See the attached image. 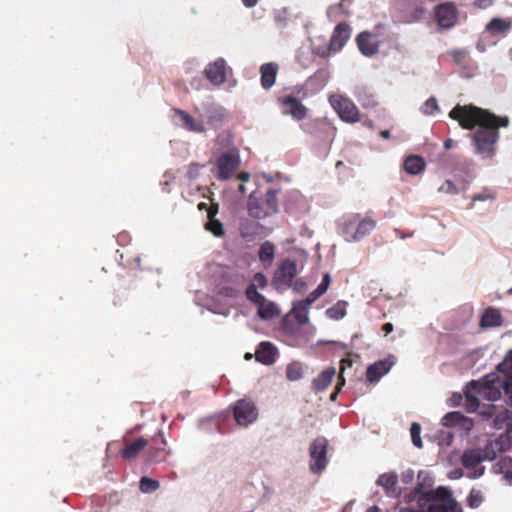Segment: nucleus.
I'll return each mask as SVG.
<instances>
[{"label":"nucleus","mask_w":512,"mask_h":512,"mask_svg":"<svg viewBox=\"0 0 512 512\" xmlns=\"http://www.w3.org/2000/svg\"><path fill=\"white\" fill-rule=\"evenodd\" d=\"M449 117L459 122L463 129L472 130L478 127L472 135L477 153L492 156L495 145L499 140V128L509 125L507 116L499 117L489 110L474 105H456Z\"/></svg>","instance_id":"f257e3e1"},{"label":"nucleus","mask_w":512,"mask_h":512,"mask_svg":"<svg viewBox=\"0 0 512 512\" xmlns=\"http://www.w3.org/2000/svg\"><path fill=\"white\" fill-rule=\"evenodd\" d=\"M289 92L277 97L281 111L284 115L291 116L294 120L301 121L307 116L308 109L302 103L306 91L302 86L288 89Z\"/></svg>","instance_id":"f03ea898"},{"label":"nucleus","mask_w":512,"mask_h":512,"mask_svg":"<svg viewBox=\"0 0 512 512\" xmlns=\"http://www.w3.org/2000/svg\"><path fill=\"white\" fill-rule=\"evenodd\" d=\"M279 211L277 191L269 189L263 199L259 200L251 195L248 200V214L254 219H264Z\"/></svg>","instance_id":"7ed1b4c3"},{"label":"nucleus","mask_w":512,"mask_h":512,"mask_svg":"<svg viewBox=\"0 0 512 512\" xmlns=\"http://www.w3.org/2000/svg\"><path fill=\"white\" fill-rule=\"evenodd\" d=\"M328 440L319 436L309 446V469L314 474L322 473L328 465L327 458Z\"/></svg>","instance_id":"20e7f679"},{"label":"nucleus","mask_w":512,"mask_h":512,"mask_svg":"<svg viewBox=\"0 0 512 512\" xmlns=\"http://www.w3.org/2000/svg\"><path fill=\"white\" fill-rule=\"evenodd\" d=\"M240 155L236 147L228 149L215 160L217 178L221 181L230 179L240 166Z\"/></svg>","instance_id":"39448f33"},{"label":"nucleus","mask_w":512,"mask_h":512,"mask_svg":"<svg viewBox=\"0 0 512 512\" xmlns=\"http://www.w3.org/2000/svg\"><path fill=\"white\" fill-rule=\"evenodd\" d=\"M258 415V408L251 399H239L233 406V416L239 426H249L257 420Z\"/></svg>","instance_id":"423d86ee"},{"label":"nucleus","mask_w":512,"mask_h":512,"mask_svg":"<svg viewBox=\"0 0 512 512\" xmlns=\"http://www.w3.org/2000/svg\"><path fill=\"white\" fill-rule=\"evenodd\" d=\"M486 459L485 454L477 449L466 450L461 457V464L468 470L467 477L476 479L484 474L485 468L481 463Z\"/></svg>","instance_id":"0eeeda50"},{"label":"nucleus","mask_w":512,"mask_h":512,"mask_svg":"<svg viewBox=\"0 0 512 512\" xmlns=\"http://www.w3.org/2000/svg\"><path fill=\"white\" fill-rule=\"evenodd\" d=\"M330 102L342 120L350 123L359 121V110L349 98L341 95L332 96Z\"/></svg>","instance_id":"6e6552de"},{"label":"nucleus","mask_w":512,"mask_h":512,"mask_svg":"<svg viewBox=\"0 0 512 512\" xmlns=\"http://www.w3.org/2000/svg\"><path fill=\"white\" fill-rule=\"evenodd\" d=\"M298 271L295 261L285 259L281 262L273 277V284L277 287H289Z\"/></svg>","instance_id":"1a4fd4ad"},{"label":"nucleus","mask_w":512,"mask_h":512,"mask_svg":"<svg viewBox=\"0 0 512 512\" xmlns=\"http://www.w3.org/2000/svg\"><path fill=\"white\" fill-rule=\"evenodd\" d=\"M356 44L361 52L366 57L376 55L380 48V41L378 35L370 31H363L356 37Z\"/></svg>","instance_id":"9d476101"},{"label":"nucleus","mask_w":512,"mask_h":512,"mask_svg":"<svg viewBox=\"0 0 512 512\" xmlns=\"http://www.w3.org/2000/svg\"><path fill=\"white\" fill-rule=\"evenodd\" d=\"M395 364V357L390 355L385 359L376 361L368 366L366 370V380L369 383H376L386 375Z\"/></svg>","instance_id":"9b49d317"},{"label":"nucleus","mask_w":512,"mask_h":512,"mask_svg":"<svg viewBox=\"0 0 512 512\" xmlns=\"http://www.w3.org/2000/svg\"><path fill=\"white\" fill-rule=\"evenodd\" d=\"M355 221L350 220L348 223L345 224V230L344 233L346 235L347 240H355L358 241L368 234L375 228L376 222L366 217L363 220H361L356 227L355 232L350 231V229L355 225Z\"/></svg>","instance_id":"f8f14e48"},{"label":"nucleus","mask_w":512,"mask_h":512,"mask_svg":"<svg viewBox=\"0 0 512 512\" xmlns=\"http://www.w3.org/2000/svg\"><path fill=\"white\" fill-rule=\"evenodd\" d=\"M435 16L439 26L451 28L457 22V9L451 2L442 3L436 6Z\"/></svg>","instance_id":"ddd939ff"},{"label":"nucleus","mask_w":512,"mask_h":512,"mask_svg":"<svg viewBox=\"0 0 512 512\" xmlns=\"http://www.w3.org/2000/svg\"><path fill=\"white\" fill-rule=\"evenodd\" d=\"M205 77L215 86H220L226 82V61L218 58L209 63L204 70Z\"/></svg>","instance_id":"4468645a"},{"label":"nucleus","mask_w":512,"mask_h":512,"mask_svg":"<svg viewBox=\"0 0 512 512\" xmlns=\"http://www.w3.org/2000/svg\"><path fill=\"white\" fill-rule=\"evenodd\" d=\"M351 36V27L346 22L338 23L332 33L330 44L333 53L339 52Z\"/></svg>","instance_id":"2eb2a0df"},{"label":"nucleus","mask_w":512,"mask_h":512,"mask_svg":"<svg viewBox=\"0 0 512 512\" xmlns=\"http://www.w3.org/2000/svg\"><path fill=\"white\" fill-rule=\"evenodd\" d=\"M123 448L120 455L125 460H133L147 447L148 440L144 437H139L135 440H123Z\"/></svg>","instance_id":"dca6fc26"},{"label":"nucleus","mask_w":512,"mask_h":512,"mask_svg":"<svg viewBox=\"0 0 512 512\" xmlns=\"http://www.w3.org/2000/svg\"><path fill=\"white\" fill-rule=\"evenodd\" d=\"M503 380L493 382L491 384H480L472 381L471 386L477 389L478 394L482 399L489 401H496L501 398V389H503Z\"/></svg>","instance_id":"f3484780"},{"label":"nucleus","mask_w":512,"mask_h":512,"mask_svg":"<svg viewBox=\"0 0 512 512\" xmlns=\"http://www.w3.org/2000/svg\"><path fill=\"white\" fill-rule=\"evenodd\" d=\"M398 475L396 472H387L381 474L376 484L381 486L388 497L397 498L400 496V490L397 488Z\"/></svg>","instance_id":"a211bd4d"},{"label":"nucleus","mask_w":512,"mask_h":512,"mask_svg":"<svg viewBox=\"0 0 512 512\" xmlns=\"http://www.w3.org/2000/svg\"><path fill=\"white\" fill-rule=\"evenodd\" d=\"M276 355V347L267 341L261 342L255 351V359L264 365L273 364L275 362Z\"/></svg>","instance_id":"6ab92c4d"},{"label":"nucleus","mask_w":512,"mask_h":512,"mask_svg":"<svg viewBox=\"0 0 512 512\" xmlns=\"http://www.w3.org/2000/svg\"><path fill=\"white\" fill-rule=\"evenodd\" d=\"M279 65L275 62H269L261 65L260 67V81L261 86L268 90L270 89L276 82V77L278 74Z\"/></svg>","instance_id":"aec40b11"},{"label":"nucleus","mask_w":512,"mask_h":512,"mask_svg":"<svg viewBox=\"0 0 512 512\" xmlns=\"http://www.w3.org/2000/svg\"><path fill=\"white\" fill-rule=\"evenodd\" d=\"M503 324V318L500 311L496 308H487L480 320L481 328H494Z\"/></svg>","instance_id":"412c9836"},{"label":"nucleus","mask_w":512,"mask_h":512,"mask_svg":"<svg viewBox=\"0 0 512 512\" xmlns=\"http://www.w3.org/2000/svg\"><path fill=\"white\" fill-rule=\"evenodd\" d=\"M402 166L406 173L419 175L425 170L426 163L424 158L419 155H409L405 158Z\"/></svg>","instance_id":"4be33fe9"},{"label":"nucleus","mask_w":512,"mask_h":512,"mask_svg":"<svg viewBox=\"0 0 512 512\" xmlns=\"http://www.w3.org/2000/svg\"><path fill=\"white\" fill-rule=\"evenodd\" d=\"M335 374V368L330 367L325 369L316 378L313 379L312 389L317 393L324 391L331 384Z\"/></svg>","instance_id":"5701e85b"},{"label":"nucleus","mask_w":512,"mask_h":512,"mask_svg":"<svg viewBox=\"0 0 512 512\" xmlns=\"http://www.w3.org/2000/svg\"><path fill=\"white\" fill-rule=\"evenodd\" d=\"M175 113L179 116L182 125L185 129L195 133H202L205 131V128L202 123L197 122L191 115L187 112L176 109Z\"/></svg>","instance_id":"b1692460"},{"label":"nucleus","mask_w":512,"mask_h":512,"mask_svg":"<svg viewBox=\"0 0 512 512\" xmlns=\"http://www.w3.org/2000/svg\"><path fill=\"white\" fill-rule=\"evenodd\" d=\"M426 501H441L442 503L453 505L451 492L446 487L442 486L437 489H431Z\"/></svg>","instance_id":"393cba45"},{"label":"nucleus","mask_w":512,"mask_h":512,"mask_svg":"<svg viewBox=\"0 0 512 512\" xmlns=\"http://www.w3.org/2000/svg\"><path fill=\"white\" fill-rule=\"evenodd\" d=\"M259 260L265 265L270 266L275 256V246L269 241L261 244L258 252Z\"/></svg>","instance_id":"a878e982"},{"label":"nucleus","mask_w":512,"mask_h":512,"mask_svg":"<svg viewBox=\"0 0 512 512\" xmlns=\"http://www.w3.org/2000/svg\"><path fill=\"white\" fill-rule=\"evenodd\" d=\"M511 28V22L501 18H493L487 25L486 30L491 34L497 35L508 31Z\"/></svg>","instance_id":"bb28decb"},{"label":"nucleus","mask_w":512,"mask_h":512,"mask_svg":"<svg viewBox=\"0 0 512 512\" xmlns=\"http://www.w3.org/2000/svg\"><path fill=\"white\" fill-rule=\"evenodd\" d=\"M230 277L235 287H223L222 294L227 297H234L239 293V288L245 283L246 280L244 276L238 272H234L230 275Z\"/></svg>","instance_id":"cd10ccee"},{"label":"nucleus","mask_w":512,"mask_h":512,"mask_svg":"<svg viewBox=\"0 0 512 512\" xmlns=\"http://www.w3.org/2000/svg\"><path fill=\"white\" fill-rule=\"evenodd\" d=\"M465 397H466L467 407L470 412L478 409V407L480 405L481 396L478 394L477 389H475L471 386V382L466 387Z\"/></svg>","instance_id":"c85d7f7f"},{"label":"nucleus","mask_w":512,"mask_h":512,"mask_svg":"<svg viewBox=\"0 0 512 512\" xmlns=\"http://www.w3.org/2000/svg\"><path fill=\"white\" fill-rule=\"evenodd\" d=\"M258 315L262 319H270L278 314V309L273 302H268L266 298L263 301V304H259L257 306Z\"/></svg>","instance_id":"c756f323"},{"label":"nucleus","mask_w":512,"mask_h":512,"mask_svg":"<svg viewBox=\"0 0 512 512\" xmlns=\"http://www.w3.org/2000/svg\"><path fill=\"white\" fill-rule=\"evenodd\" d=\"M165 447L166 446H162V445H161V447H153L150 444L147 445L148 461L154 462V463H159V462L164 461L166 459V455H167Z\"/></svg>","instance_id":"7c9ffc66"},{"label":"nucleus","mask_w":512,"mask_h":512,"mask_svg":"<svg viewBox=\"0 0 512 512\" xmlns=\"http://www.w3.org/2000/svg\"><path fill=\"white\" fill-rule=\"evenodd\" d=\"M308 311H309V309H307L306 307H304L303 305H301L298 302L294 303V305H293V309H292L293 315H294L296 321L300 325H305L309 322Z\"/></svg>","instance_id":"2f4dec72"},{"label":"nucleus","mask_w":512,"mask_h":512,"mask_svg":"<svg viewBox=\"0 0 512 512\" xmlns=\"http://www.w3.org/2000/svg\"><path fill=\"white\" fill-rule=\"evenodd\" d=\"M205 229L216 237H223L225 235L223 224L216 218H208V221L205 223Z\"/></svg>","instance_id":"473e14b6"},{"label":"nucleus","mask_w":512,"mask_h":512,"mask_svg":"<svg viewBox=\"0 0 512 512\" xmlns=\"http://www.w3.org/2000/svg\"><path fill=\"white\" fill-rule=\"evenodd\" d=\"M512 469V458L501 457L493 466V471L499 474H507Z\"/></svg>","instance_id":"72a5a7b5"},{"label":"nucleus","mask_w":512,"mask_h":512,"mask_svg":"<svg viewBox=\"0 0 512 512\" xmlns=\"http://www.w3.org/2000/svg\"><path fill=\"white\" fill-rule=\"evenodd\" d=\"M303 376V370L300 363H291L286 368V378L289 381H297Z\"/></svg>","instance_id":"f704fd0d"},{"label":"nucleus","mask_w":512,"mask_h":512,"mask_svg":"<svg viewBox=\"0 0 512 512\" xmlns=\"http://www.w3.org/2000/svg\"><path fill=\"white\" fill-rule=\"evenodd\" d=\"M245 294L247 299L256 306L263 304L265 299L264 295L258 292L257 288H255V285H248Z\"/></svg>","instance_id":"c9c22d12"},{"label":"nucleus","mask_w":512,"mask_h":512,"mask_svg":"<svg viewBox=\"0 0 512 512\" xmlns=\"http://www.w3.org/2000/svg\"><path fill=\"white\" fill-rule=\"evenodd\" d=\"M484 500L483 494L480 490L472 488L468 497L467 505L471 508H478Z\"/></svg>","instance_id":"e433bc0d"},{"label":"nucleus","mask_w":512,"mask_h":512,"mask_svg":"<svg viewBox=\"0 0 512 512\" xmlns=\"http://www.w3.org/2000/svg\"><path fill=\"white\" fill-rule=\"evenodd\" d=\"M160 484L157 480L151 479L149 477H142L140 480V489L144 493H151L156 491L159 488Z\"/></svg>","instance_id":"4c0bfd02"},{"label":"nucleus","mask_w":512,"mask_h":512,"mask_svg":"<svg viewBox=\"0 0 512 512\" xmlns=\"http://www.w3.org/2000/svg\"><path fill=\"white\" fill-rule=\"evenodd\" d=\"M327 315L334 319L339 320L342 319L346 315V309L344 303H337L333 307H330L326 311Z\"/></svg>","instance_id":"58836bf2"},{"label":"nucleus","mask_w":512,"mask_h":512,"mask_svg":"<svg viewBox=\"0 0 512 512\" xmlns=\"http://www.w3.org/2000/svg\"><path fill=\"white\" fill-rule=\"evenodd\" d=\"M431 485V479L426 477L423 481H418L415 487V493L426 500L428 497V493L431 490Z\"/></svg>","instance_id":"ea45409f"},{"label":"nucleus","mask_w":512,"mask_h":512,"mask_svg":"<svg viewBox=\"0 0 512 512\" xmlns=\"http://www.w3.org/2000/svg\"><path fill=\"white\" fill-rule=\"evenodd\" d=\"M497 369L506 376L512 377V350H510L504 360L498 364Z\"/></svg>","instance_id":"a19ab883"},{"label":"nucleus","mask_w":512,"mask_h":512,"mask_svg":"<svg viewBox=\"0 0 512 512\" xmlns=\"http://www.w3.org/2000/svg\"><path fill=\"white\" fill-rule=\"evenodd\" d=\"M330 78V72L328 67L319 68L312 76L311 81H314L320 85H325Z\"/></svg>","instance_id":"79ce46f5"},{"label":"nucleus","mask_w":512,"mask_h":512,"mask_svg":"<svg viewBox=\"0 0 512 512\" xmlns=\"http://www.w3.org/2000/svg\"><path fill=\"white\" fill-rule=\"evenodd\" d=\"M463 418L464 416L460 412H449L443 417L442 423L445 426H454L459 424L463 420Z\"/></svg>","instance_id":"37998d69"},{"label":"nucleus","mask_w":512,"mask_h":512,"mask_svg":"<svg viewBox=\"0 0 512 512\" xmlns=\"http://www.w3.org/2000/svg\"><path fill=\"white\" fill-rule=\"evenodd\" d=\"M420 432H421L420 424L413 422L411 425V428H410V434H411V439H412L413 444L418 448L422 447V440L420 437Z\"/></svg>","instance_id":"c03bdc74"},{"label":"nucleus","mask_w":512,"mask_h":512,"mask_svg":"<svg viewBox=\"0 0 512 512\" xmlns=\"http://www.w3.org/2000/svg\"><path fill=\"white\" fill-rule=\"evenodd\" d=\"M427 512H448L452 507L451 504L442 503L441 501H428Z\"/></svg>","instance_id":"a18cd8bd"},{"label":"nucleus","mask_w":512,"mask_h":512,"mask_svg":"<svg viewBox=\"0 0 512 512\" xmlns=\"http://www.w3.org/2000/svg\"><path fill=\"white\" fill-rule=\"evenodd\" d=\"M216 143L220 145L222 148H227V150L233 148L232 135L227 132L220 133L216 138Z\"/></svg>","instance_id":"49530a36"},{"label":"nucleus","mask_w":512,"mask_h":512,"mask_svg":"<svg viewBox=\"0 0 512 512\" xmlns=\"http://www.w3.org/2000/svg\"><path fill=\"white\" fill-rule=\"evenodd\" d=\"M259 228V224L258 223H252V222H245V223H242L241 224V228H240V231H241V235L243 237H248V236H251L252 234L256 233V230Z\"/></svg>","instance_id":"de8ad7c7"},{"label":"nucleus","mask_w":512,"mask_h":512,"mask_svg":"<svg viewBox=\"0 0 512 512\" xmlns=\"http://www.w3.org/2000/svg\"><path fill=\"white\" fill-rule=\"evenodd\" d=\"M203 168V165L198 163H190L187 167L186 176L189 180H194L199 177L200 171Z\"/></svg>","instance_id":"09e8293b"},{"label":"nucleus","mask_w":512,"mask_h":512,"mask_svg":"<svg viewBox=\"0 0 512 512\" xmlns=\"http://www.w3.org/2000/svg\"><path fill=\"white\" fill-rule=\"evenodd\" d=\"M438 110H439V106H438L437 100L434 97L429 98L424 103L423 112L425 114L432 115Z\"/></svg>","instance_id":"8fccbe9b"},{"label":"nucleus","mask_w":512,"mask_h":512,"mask_svg":"<svg viewBox=\"0 0 512 512\" xmlns=\"http://www.w3.org/2000/svg\"><path fill=\"white\" fill-rule=\"evenodd\" d=\"M312 52L313 54L325 59L328 58L333 51L331 44L329 43L328 45L313 47Z\"/></svg>","instance_id":"3c124183"},{"label":"nucleus","mask_w":512,"mask_h":512,"mask_svg":"<svg viewBox=\"0 0 512 512\" xmlns=\"http://www.w3.org/2000/svg\"><path fill=\"white\" fill-rule=\"evenodd\" d=\"M438 191L440 193H445V194H457L458 193V189H457V186L454 184L453 181L451 180H446L439 188H438Z\"/></svg>","instance_id":"603ef678"},{"label":"nucleus","mask_w":512,"mask_h":512,"mask_svg":"<svg viewBox=\"0 0 512 512\" xmlns=\"http://www.w3.org/2000/svg\"><path fill=\"white\" fill-rule=\"evenodd\" d=\"M502 384L505 395L508 397V404L512 406V377L505 376Z\"/></svg>","instance_id":"864d4df0"},{"label":"nucleus","mask_w":512,"mask_h":512,"mask_svg":"<svg viewBox=\"0 0 512 512\" xmlns=\"http://www.w3.org/2000/svg\"><path fill=\"white\" fill-rule=\"evenodd\" d=\"M267 278L266 276L261 273V272H258L254 275L253 277V281L250 285H255V288H265L267 286Z\"/></svg>","instance_id":"5fc2aeb1"},{"label":"nucleus","mask_w":512,"mask_h":512,"mask_svg":"<svg viewBox=\"0 0 512 512\" xmlns=\"http://www.w3.org/2000/svg\"><path fill=\"white\" fill-rule=\"evenodd\" d=\"M320 296L321 295H318V290L315 289L304 300L298 301V303L309 309L311 304L315 302Z\"/></svg>","instance_id":"6e6d98bb"},{"label":"nucleus","mask_w":512,"mask_h":512,"mask_svg":"<svg viewBox=\"0 0 512 512\" xmlns=\"http://www.w3.org/2000/svg\"><path fill=\"white\" fill-rule=\"evenodd\" d=\"M320 296L321 295H318V290L315 289L304 300L298 301V303L309 309L311 304L315 302Z\"/></svg>","instance_id":"4d7b16f0"},{"label":"nucleus","mask_w":512,"mask_h":512,"mask_svg":"<svg viewBox=\"0 0 512 512\" xmlns=\"http://www.w3.org/2000/svg\"><path fill=\"white\" fill-rule=\"evenodd\" d=\"M320 296L321 295H318V290L315 289L304 300L298 301V303L309 309L311 304L315 302Z\"/></svg>","instance_id":"13d9d810"},{"label":"nucleus","mask_w":512,"mask_h":512,"mask_svg":"<svg viewBox=\"0 0 512 512\" xmlns=\"http://www.w3.org/2000/svg\"><path fill=\"white\" fill-rule=\"evenodd\" d=\"M149 444L152 445L153 447H161V445L162 446L167 445L166 440L161 431H159L156 435H154L152 437V439L150 441H148V445Z\"/></svg>","instance_id":"bf43d9fd"},{"label":"nucleus","mask_w":512,"mask_h":512,"mask_svg":"<svg viewBox=\"0 0 512 512\" xmlns=\"http://www.w3.org/2000/svg\"><path fill=\"white\" fill-rule=\"evenodd\" d=\"M330 282H331L330 275L328 273H326L323 276L321 283L316 288L318 290V295H323L327 291V289L330 285Z\"/></svg>","instance_id":"052dcab7"},{"label":"nucleus","mask_w":512,"mask_h":512,"mask_svg":"<svg viewBox=\"0 0 512 512\" xmlns=\"http://www.w3.org/2000/svg\"><path fill=\"white\" fill-rule=\"evenodd\" d=\"M451 56L455 63L461 64L466 58V52L462 50H453Z\"/></svg>","instance_id":"680f3d73"},{"label":"nucleus","mask_w":512,"mask_h":512,"mask_svg":"<svg viewBox=\"0 0 512 512\" xmlns=\"http://www.w3.org/2000/svg\"><path fill=\"white\" fill-rule=\"evenodd\" d=\"M315 125L316 127L320 128L321 130L323 131H326L327 133L331 134V135H334L335 134V129L331 126H329L326 122L324 121H315Z\"/></svg>","instance_id":"e2e57ef3"},{"label":"nucleus","mask_w":512,"mask_h":512,"mask_svg":"<svg viewBox=\"0 0 512 512\" xmlns=\"http://www.w3.org/2000/svg\"><path fill=\"white\" fill-rule=\"evenodd\" d=\"M414 479V471L411 469H407L402 473V482L405 484H409Z\"/></svg>","instance_id":"0e129e2a"},{"label":"nucleus","mask_w":512,"mask_h":512,"mask_svg":"<svg viewBox=\"0 0 512 512\" xmlns=\"http://www.w3.org/2000/svg\"><path fill=\"white\" fill-rule=\"evenodd\" d=\"M344 384H345V380H344V378L340 375V376H339V381H338V383H337V385H336V387H335V391H334V392L331 394V396H330V399H331L332 401H334V400L336 399V397H337L338 393L340 392V390H341V388H342V386H343Z\"/></svg>","instance_id":"69168bd1"},{"label":"nucleus","mask_w":512,"mask_h":512,"mask_svg":"<svg viewBox=\"0 0 512 512\" xmlns=\"http://www.w3.org/2000/svg\"><path fill=\"white\" fill-rule=\"evenodd\" d=\"M218 211H219V204L212 202L208 208V213H207L208 218H215Z\"/></svg>","instance_id":"338daca9"},{"label":"nucleus","mask_w":512,"mask_h":512,"mask_svg":"<svg viewBox=\"0 0 512 512\" xmlns=\"http://www.w3.org/2000/svg\"><path fill=\"white\" fill-rule=\"evenodd\" d=\"M223 120H225V115L223 113H215L209 117V121L211 123L216 122V121L222 122Z\"/></svg>","instance_id":"774afa93"}]
</instances>
